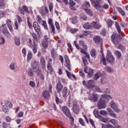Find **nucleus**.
I'll list each match as a JSON object with an SVG mask.
<instances>
[{
  "label": "nucleus",
  "mask_w": 128,
  "mask_h": 128,
  "mask_svg": "<svg viewBox=\"0 0 128 128\" xmlns=\"http://www.w3.org/2000/svg\"><path fill=\"white\" fill-rule=\"evenodd\" d=\"M111 38L112 42L115 44L116 47L117 48H120V50H122V48H124V46L120 44L122 40V37L116 34H112L111 36Z\"/></svg>",
  "instance_id": "1"
},
{
  "label": "nucleus",
  "mask_w": 128,
  "mask_h": 128,
  "mask_svg": "<svg viewBox=\"0 0 128 128\" xmlns=\"http://www.w3.org/2000/svg\"><path fill=\"white\" fill-rule=\"evenodd\" d=\"M74 44L75 45L76 48L77 50H80V52H82V54H84L88 60H90V54L86 52V50H88V48H84V49L80 48L78 44V43H76V41H74Z\"/></svg>",
  "instance_id": "2"
},
{
  "label": "nucleus",
  "mask_w": 128,
  "mask_h": 128,
  "mask_svg": "<svg viewBox=\"0 0 128 128\" xmlns=\"http://www.w3.org/2000/svg\"><path fill=\"white\" fill-rule=\"evenodd\" d=\"M50 38L45 35L44 38L42 40L41 44L44 50L48 48V42H50Z\"/></svg>",
  "instance_id": "3"
},
{
  "label": "nucleus",
  "mask_w": 128,
  "mask_h": 128,
  "mask_svg": "<svg viewBox=\"0 0 128 128\" xmlns=\"http://www.w3.org/2000/svg\"><path fill=\"white\" fill-rule=\"evenodd\" d=\"M110 106L115 112H117L118 114L120 112V109L118 108V105L114 101L112 100L110 103Z\"/></svg>",
  "instance_id": "4"
},
{
  "label": "nucleus",
  "mask_w": 128,
  "mask_h": 128,
  "mask_svg": "<svg viewBox=\"0 0 128 128\" xmlns=\"http://www.w3.org/2000/svg\"><path fill=\"white\" fill-rule=\"evenodd\" d=\"M82 84L84 86L87 87V88H94V80H89L87 82L84 80Z\"/></svg>",
  "instance_id": "5"
},
{
  "label": "nucleus",
  "mask_w": 128,
  "mask_h": 128,
  "mask_svg": "<svg viewBox=\"0 0 128 128\" xmlns=\"http://www.w3.org/2000/svg\"><path fill=\"white\" fill-rule=\"evenodd\" d=\"M62 110L64 114L66 115V116H68V118L70 117V120H72V122H74V118L70 116V110L68 107L64 106L62 108Z\"/></svg>",
  "instance_id": "6"
},
{
  "label": "nucleus",
  "mask_w": 128,
  "mask_h": 128,
  "mask_svg": "<svg viewBox=\"0 0 128 128\" xmlns=\"http://www.w3.org/2000/svg\"><path fill=\"white\" fill-rule=\"evenodd\" d=\"M106 58L108 62H110V64H114V56L112 54L110 51L108 50V54Z\"/></svg>",
  "instance_id": "7"
},
{
  "label": "nucleus",
  "mask_w": 128,
  "mask_h": 128,
  "mask_svg": "<svg viewBox=\"0 0 128 128\" xmlns=\"http://www.w3.org/2000/svg\"><path fill=\"white\" fill-rule=\"evenodd\" d=\"M98 106L99 110H102V108H106V105L104 98H101L98 102Z\"/></svg>",
  "instance_id": "8"
},
{
  "label": "nucleus",
  "mask_w": 128,
  "mask_h": 128,
  "mask_svg": "<svg viewBox=\"0 0 128 128\" xmlns=\"http://www.w3.org/2000/svg\"><path fill=\"white\" fill-rule=\"evenodd\" d=\"M18 11L23 16H24V12H27V14H30V11H28V6H22V7H20L18 8Z\"/></svg>",
  "instance_id": "9"
},
{
  "label": "nucleus",
  "mask_w": 128,
  "mask_h": 128,
  "mask_svg": "<svg viewBox=\"0 0 128 128\" xmlns=\"http://www.w3.org/2000/svg\"><path fill=\"white\" fill-rule=\"evenodd\" d=\"M52 58H50L48 59V64H47V68L48 70H49L50 73V74H52V72H54V68H52Z\"/></svg>",
  "instance_id": "10"
},
{
  "label": "nucleus",
  "mask_w": 128,
  "mask_h": 128,
  "mask_svg": "<svg viewBox=\"0 0 128 128\" xmlns=\"http://www.w3.org/2000/svg\"><path fill=\"white\" fill-rule=\"evenodd\" d=\"M33 27L34 28L36 32H37L38 34H40V25H38V23L36 22H34L33 23Z\"/></svg>",
  "instance_id": "11"
},
{
  "label": "nucleus",
  "mask_w": 128,
  "mask_h": 128,
  "mask_svg": "<svg viewBox=\"0 0 128 128\" xmlns=\"http://www.w3.org/2000/svg\"><path fill=\"white\" fill-rule=\"evenodd\" d=\"M73 111L75 114H78L80 112V108H78V106L76 102H74L73 103V107H72Z\"/></svg>",
  "instance_id": "12"
},
{
  "label": "nucleus",
  "mask_w": 128,
  "mask_h": 128,
  "mask_svg": "<svg viewBox=\"0 0 128 128\" xmlns=\"http://www.w3.org/2000/svg\"><path fill=\"white\" fill-rule=\"evenodd\" d=\"M64 85L58 82L56 86V90L58 94L62 92V90L64 88Z\"/></svg>",
  "instance_id": "13"
},
{
  "label": "nucleus",
  "mask_w": 128,
  "mask_h": 128,
  "mask_svg": "<svg viewBox=\"0 0 128 128\" xmlns=\"http://www.w3.org/2000/svg\"><path fill=\"white\" fill-rule=\"evenodd\" d=\"M92 28H96V30H98L100 28V24L98 22H93L91 23Z\"/></svg>",
  "instance_id": "14"
},
{
  "label": "nucleus",
  "mask_w": 128,
  "mask_h": 128,
  "mask_svg": "<svg viewBox=\"0 0 128 128\" xmlns=\"http://www.w3.org/2000/svg\"><path fill=\"white\" fill-rule=\"evenodd\" d=\"M40 62L42 70H44V68H46V63L44 58L41 57L40 58Z\"/></svg>",
  "instance_id": "15"
},
{
  "label": "nucleus",
  "mask_w": 128,
  "mask_h": 128,
  "mask_svg": "<svg viewBox=\"0 0 128 128\" xmlns=\"http://www.w3.org/2000/svg\"><path fill=\"white\" fill-rule=\"evenodd\" d=\"M68 88L66 86L64 87L62 90V94L63 98H66L68 96Z\"/></svg>",
  "instance_id": "16"
},
{
  "label": "nucleus",
  "mask_w": 128,
  "mask_h": 128,
  "mask_svg": "<svg viewBox=\"0 0 128 128\" xmlns=\"http://www.w3.org/2000/svg\"><path fill=\"white\" fill-rule=\"evenodd\" d=\"M2 32L4 34V36H6V38H8L10 36V32L8 30V28L6 27H2Z\"/></svg>",
  "instance_id": "17"
},
{
  "label": "nucleus",
  "mask_w": 128,
  "mask_h": 128,
  "mask_svg": "<svg viewBox=\"0 0 128 128\" xmlns=\"http://www.w3.org/2000/svg\"><path fill=\"white\" fill-rule=\"evenodd\" d=\"M84 72H86V74H88V78H90L92 76V73L94 72V70L90 68H84Z\"/></svg>",
  "instance_id": "18"
},
{
  "label": "nucleus",
  "mask_w": 128,
  "mask_h": 128,
  "mask_svg": "<svg viewBox=\"0 0 128 128\" xmlns=\"http://www.w3.org/2000/svg\"><path fill=\"white\" fill-rule=\"evenodd\" d=\"M92 96L93 97L90 98V100H92V102H96L98 100V94L96 93H93L92 94Z\"/></svg>",
  "instance_id": "19"
},
{
  "label": "nucleus",
  "mask_w": 128,
  "mask_h": 128,
  "mask_svg": "<svg viewBox=\"0 0 128 128\" xmlns=\"http://www.w3.org/2000/svg\"><path fill=\"white\" fill-rule=\"evenodd\" d=\"M6 24L10 32H14V30L12 28V21L10 20H8L6 21Z\"/></svg>",
  "instance_id": "20"
},
{
  "label": "nucleus",
  "mask_w": 128,
  "mask_h": 128,
  "mask_svg": "<svg viewBox=\"0 0 128 128\" xmlns=\"http://www.w3.org/2000/svg\"><path fill=\"white\" fill-rule=\"evenodd\" d=\"M94 40L97 44H102V40L100 39V37L99 36H95L94 38Z\"/></svg>",
  "instance_id": "21"
},
{
  "label": "nucleus",
  "mask_w": 128,
  "mask_h": 128,
  "mask_svg": "<svg viewBox=\"0 0 128 128\" xmlns=\"http://www.w3.org/2000/svg\"><path fill=\"white\" fill-rule=\"evenodd\" d=\"M107 110L110 116H112V118H116V114L112 109L108 108L107 109Z\"/></svg>",
  "instance_id": "22"
},
{
  "label": "nucleus",
  "mask_w": 128,
  "mask_h": 128,
  "mask_svg": "<svg viewBox=\"0 0 128 128\" xmlns=\"http://www.w3.org/2000/svg\"><path fill=\"white\" fill-rule=\"evenodd\" d=\"M42 96H44V98H46V100H48V98H50V93L48 92L47 90H44L42 94Z\"/></svg>",
  "instance_id": "23"
},
{
  "label": "nucleus",
  "mask_w": 128,
  "mask_h": 128,
  "mask_svg": "<svg viewBox=\"0 0 128 128\" xmlns=\"http://www.w3.org/2000/svg\"><path fill=\"white\" fill-rule=\"evenodd\" d=\"M101 54H102V57L101 58V62H102L104 66H106V58L104 54H102V48H101Z\"/></svg>",
  "instance_id": "24"
},
{
  "label": "nucleus",
  "mask_w": 128,
  "mask_h": 128,
  "mask_svg": "<svg viewBox=\"0 0 128 128\" xmlns=\"http://www.w3.org/2000/svg\"><path fill=\"white\" fill-rule=\"evenodd\" d=\"M83 28H86V30H90L92 28V23L90 24V23L87 22V23H85L84 25H83Z\"/></svg>",
  "instance_id": "25"
},
{
  "label": "nucleus",
  "mask_w": 128,
  "mask_h": 128,
  "mask_svg": "<svg viewBox=\"0 0 128 128\" xmlns=\"http://www.w3.org/2000/svg\"><path fill=\"white\" fill-rule=\"evenodd\" d=\"M106 22L108 28H110V26L114 24V22L110 19H108L107 20H106Z\"/></svg>",
  "instance_id": "26"
},
{
  "label": "nucleus",
  "mask_w": 128,
  "mask_h": 128,
  "mask_svg": "<svg viewBox=\"0 0 128 128\" xmlns=\"http://www.w3.org/2000/svg\"><path fill=\"white\" fill-rule=\"evenodd\" d=\"M50 34H55L56 32V28L54 27V26L52 25L50 26Z\"/></svg>",
  "instance_id": "27"
},
{
  "label": "nucleus",
  "mask_w": 128,
  "mask_h": 128,
  "mask_svg": "<svg viewBox=\"0 0 128 128\" xmlns=\"http://www.w3.org/2000/svg\"><path fill=\"white\" fill-rule=\"evenodd\" d=\"M14 40L15 42V44L16 46H20V39L18 38L15 37L14 38Z\"/></svg>",
  "instance_id": "28"
},
{
  "label": "nucleus",
  "mask_w": 128,
  "mask_h": 128,
  "mask_svg": "<svg viewBox=\"0 0 128 128\" xmlns=\"http://www.w3.org/2000/svg\"><path fill=\"white\" fill-rule=\"evenodd\" d=\"M84 10L85 12H86V14H88L89 16H94V13L92 12V11L90 10V9L84 8Z\"/></svg>",
  "instance_id": "29"
},
{
  "label": "nucleus",
  "mask_w": 128,
  "mask_h": 128,
  "mask_svg": "<svg viewBox=\"0 0 128 128\" xmlns=\"http://www.w3.org/2000/svg\"><path fill=\"white\" fill-rule=\"evenodd\" d=\"M38 44H36V42L34 43V46L32 47V50L34 52V54H36L37 48H38Z\"/></svg>",
  "instance_id": "30"
},
{
  "label": "nucleus",
  "mask_w": 128,
  "mask_h": 128,
  "mask_svg": "<svg viewBox=\"0 0 128 128\" xmlns=\"http://www.w3.org/2000/svg\"><path fill=\"white\" fill-rule=\"evenodd\" d=\"M56 52L54 49H52L51 50V56L53 60H56Z\"/></svg>",
  "instance_id": "31"
},
{
  "label": "nucleus",
  "mask_w": 128,
  "mask_h": 128,
  "mask_svg": "<svg viewBox=\"0 0 128 128\" xmlns=\"http://www.w3.org/2000/svg\"><path fill=\"white\" fill-rule=\"evenodd\" d=\"M33 70H34V72H35L36 74H38V76H40V74H42V71L40 70V68H38V67L36 69H33Z\"/></svg>",
  "instance_id": "32"
},
{
  "label": "nucleus",
  "mask_w": 128,
  "mask_h": 128,
  "mask_svg": "<svg viewBox=\"0 0 128 128\" xmlns=\"http://www.w3.org/2000/svg\"><path fill=\"white\" fill-rule=\"evenodd\" d=\"M90 8V2H85L82 4V8Z\"/></svg>",
  "instance_id": "33"
},
{
  "label": "nucleus",
  "mask_w": 128,
  "mask_h": 128,
  "mask_svg": "<svg viewBox=\"0 0 128 128\" xmlns=\"http://www.w3.org/2000/svg\"><path fill=\"white\" fill-rule=\"evenodd\" d=\"M32 69H36L38 68V63L36 61H33L32 62Z\"/></svg>",
  "instance_id": "34"
},
{
  "label": "nucleus",
  "mask_w": 128,
  "mask_h": 128,
  "mask_svg": "<svg viewBox=\"0 0 128 128\" xmlns=\"http://www.w3.org/2000/svg\"><path fill=\"white\" fill-rule=\"evenodd\" d=\"M79 44L82 46L84 48H88V46L82 40L79 41Z\"/></svg>",
  "instance_id": "35"
},
{
  "label": "nucleus",
  "mask_w": 128,
  "mask_h": 128,
  "mask_svg": "<svg viewBox=\"0 0 128 128\" xmlns=\"http://www.w3.org/2000/svg\"><path fill=\"white\" fill-rule=\"evenodd\" d=\"M115 26L118 34H120V32L122 30H120V24H118V23L116 22H115Z\"/></svg>",
  "instance_id": "36"
},
{
  "label": "nucleus",
  "mask_w": 128,
  "mask_h": 128,
  "mask_svg": "<svg viewBox=\"0 0 128 128\" xmlns=\"http://www.w3.org/2000/svg\"><path fill=\"white\" fill-rule=\"evenodd\" d=\"M102 128H114V126L110 124H102Z\"/></svg>",
  "instance_id": "37"
},
{
  "label": "nucleus",
  "mask_w": 128,
  "mask_h": 128,
  "mask_svg": "<svg viewBox=\"0 0 128 128\" xmlns=\"http://www.w3.org/2000/svg\"><path fill=\"white\" fill-rule=\"evenodd\" d=\"M32 36L34 40H35V42H38V35L36 33H32Z\"/></svg>",
  "instance_id": "38"
},
{
  "label": "nucleus",
  "mask_w": 128,
  "mask_h": 128,
  "mask_svg": "<svg viewBox=\"0 0 128 128\" xmlns=\"http://www.w3.org/2000/svg\"><path fill=\"white\" fill-rule=\"evenodd\" d=\"M72 22L73 24H78V17L74 16L72 18Z\"/></svg>",
  "instance_id": "39"
},
{
  "label": "nucleus",
  "mask_w": 128,
  "mask_h": 128,
  "mask_svg": "<svg viewBox=\"0 0 128 128\" xmlns=\"http://www.w3.org/2000/svg\"><path fill=\"white\" fill-rule=\"evenodd\" d=\"M102 122H105V124H110V120L108 118H101Z\"/></svg>",
  "instance_id": "40"
},
{
  "label": "nucleus",
  "mask_w": 128,
  "mask_h": 128,
  "mask_svg": "<svg viewBox=\"0 0 128 128\" xmlns=\"http://www.w3.org/2000/svg\"><path fill=\"white\" fill-rule=\"evenodd\" d=\"M100 76H102V74H100V72H98L96 73L95 74L94 79L96 80H98V78H100Z\"/></svg>",
  "instance_id": "41"
},
{
  "label": "nucleus",
  "mask_w": 128,
  "mask_h": 128,
  "mask_svg": "<svg viewBox=\"0 0 128 128\" xmlns=\"http://www.w3.org/2000/svg\"><path fill=\"white\" fill-rule=\"evenodd\" d=\"M96 50L94 49H93L91 50L90 55L92 56V58H96Z\"/></svg>",
  "instance_id": "42"
},
{
  "label": "nucleus",
  "mask_w": 128,
  "mask_h": 128,
  "mask_svg": "<svg viewBox=\"0 0 128 128\" xmlns=\"http://www.w3.org/2000/svg\"><path fill=\"white\" fill-rule=\"evenodd\" d=\"M104 70L106 72H114V70H112V68H110V66H107V67L105 68Z\"/></svg>",
  "instance_id": "43"
},
{
  "label": "nucleus",
  "mask_w": 128,
  "mask_h": 128,
  "mask_svg": "<svg viewBox=\"0 0 128 128\" xmlns=\"http://www.w3.org/2000/svg\"><path fill=\"white\" fill-rule=\"evenodd\" d=\"M66 68H68V70H71L72 68H70V60L68 61H66Z\"/></svg>",
  "instance_id": "44"
},
{
  "label": "nucleus",
  "mask_w": 128,
  "mask_h": 128,
  "mask_svg": "<svg viewBox=\"0 0 128 128\" xmlns=\"http://www.w3.org/2000/svg\"><path fill=\"white\" fill-rule=\"evenodd\" d=\"M115 54L118 58H122V53L120 52L118 50H116L115 52Z\"/></svg>",
  "instance_id": "45"
},
{
  "label": "nucleus",
  "mask_w": 128,
  "mask_h": 128,
  "mask_svg": "<svg viewBox=\"0 0 128 128\" xmlns=\"http://www.w3.org/2000/svg\"><path fill=\"white\" fill-rule=\"evenodd\" d=\"M110 123L112 124L114 126H116V124H118V121L116 119H110Z\"/></svg>",
  "instance_id": "46"
},
{
  "label": "nucleus",
  "mask_w": 128,
  "mask_h": 128,
  "mask_svg": "<svg viewBox=\"0 0 128 128\" xmlns=\"http://www.w3.org/2000/svg\"><path fill=\"white\" fill-rule=\"evenodd\" d=\"M2 110L4 112H8V106L6 105L3 106Z\"/></svg>",
  "instance_id": "47"
},
{
  "label": "nucleus",
  "mask_w": 128,
  "mask_h": 128,
  "mask_svg": "<svg viewBox=\"0 0 128 128\" xmlns=\"http://www.w3.org/2000/svg\"><path fill=\"white\" fill-rule=\"evenodd\" d=\"M27 58L29 60H32V53L31 52H28V56H27Z\"/></svg>",
  "instance_id": "48"
},
{
  "label": "nucleus",
  "mask_w": 128,
  "mask_h": 128,
  "mask_svg": "<svg viewBox=\"0 0 128 128\" xmlns=\"http://www.w3.org/2000/svg\"><path fill=\"white\" fill-rule=\"evenodd\" d=\"M42 26H44L45 30H48V26L46 25V22L43 20L42 23Z\"/></svg>",
  "instance_id": "49"
},
{
  "label": "nucleus",
  "mask_w": 128,
  "mask_h": 128,
  "mask_svg": "<svg viewBox=\"0 0 128 128\" xmlns=\"http://www.w3.org/2000/svg\"><path fill=\"white\" fill-rule=\"evenodd\" d=\"M100 114H102V116H106V114H108V112L104 110H100Z\"/></svg>",
  "instance_id": "50"
},
{
  "label": "nucleus",
  "mask_w": 128,
  "mask_h": 128,
  "mask_svg": "<svg viewBox=\"0 0 128 128\" xmlns=\"http://www.w3.org/2000/svg\"><path fill=\"white\" fill-rule=\"evenodd\" d=\"M29 84L32 88H34V86H36V83L34 81H30Z\"/></svg>",
  "instance_id": "51"
},
{
  "label": "nucleus",
  "mask_w": 128,
  "mask_h": 128,
  "mask_svg": "<svg viewBox=\"0 0 128 128\" xmlns=\"http://www.w3.org/2000/svg\"><path fill=\"white\" fill-rule=\"evenodd\" d=\"M28 74L29 76H30L32 78V76H34V72H32V70H30L28 71Z\"/></svg>",
  "instance_id": "52"
},
{
  "label": "nucleus",
  "mask_w": 128,
  "mask_h": 128,
  "mask_svg": "<svg viewBox=\"0 0 128 128\" xmlns=\"http://www.w3.org/2000/svg\"><path fill=\"white\" fill-rule=\"evenodd\" d=\"M70 32H72V34H76V32H78V28H72L70 30Z\"/></svg>",
  "instance_id": "53"
},
{
  "label": "nucleus",
  "mask_w": 128,
  "mask_h": 128,
  "mask_svg": "<svg viewBox=\"0 0 128 128\" xmlns=\"http://www.w3.org/2000/svg\"><path fill=\"white\" fill-rule=\"evenodd\" d=\"M56 102L57 104H62V101L60 100V98H58V97L57 96H56Z\"/></svg>",
  "instance_id": "54"
},
{
  "label": "nucleus",
  "mask_w": 128,
  "mask_h": 128,
  "mask_svg": "<svg viewBox=\"0 0 128 128\" xmlns=\"http://www.w3.org/2000/svg\"><path fill=\"white\" fill-rule=\"evenodd\" d=\"M27 22H28V26H29V28H32V23H30V18H27Z\"/></svg>",
  "instance_id": "55"
},
{
  "label": "nucleus",
  "mask_w": 128,
  "mask_h": 128,
  "mask_svg": "<svg viewBox=\"0 0 128 128\" xmlns=\"http://www.w3.org/2000/svg\"><path fill=\"white\" fill-rule=\"evenodd\" d=\"M118 12H120V14H122V16H124L126 14L124 13V11L122 10V9L120 8L118 10Z\"/></svg>",
  "instance_id": "56"
},
{
  "label": "nucleus",
  "mask_w": 128,
  "mask_h": 128,
  "mask_svg": "<svg viewBox=\"0 0 128 128\" xmlns=\"http://www.w3.org/2000/svg\"><path fill=\"white\" fill-rule=\"evenodd\" d=\"M6 40H4V38H0V44H4Z\"/></svg>",
  "instance_id": "57"
},
{
  "label": "nucleus",
  "mask_w": 128,
  "mask_h": 128,
  "mask_svg": "<svg viewBox=\"0 0 128 128\" xmlns=\"http://www.w3.org/2000/svg\"><path fill=\"white\" fill-rule=\"evenodd\" d=\"M6 16V13L4 11H0V18H4Z\"/></svg>",
  "instance_id": "58"
},
{
  "label": "nucleus",
  "mask_w": 128,
  "mask_h": 128,
  "mask_svg": "<svg viewBox=\"0 0 128 128\" xmlns=\"http://www.w3.org/2000/svg\"><path fill=\"white\" fill-rule=\"evenodd\" d=\"M80 18L82 20H86V16H84V14L80 15Z\"/></svg>",
  "instance_id": "59"
},
{
  "label": "nucleus",
  "mask_w": 128,
  "mask_h": 128,
  "mask_svg": "<svg viewBox=\"0 0 128 128\" xmlns=\"http://www.w3.org/2000/svg\"><path fill=\"white\" fill-rule=\"evenodd\" d=\"M48 8H49L50 12H52V8H54L52 4L50 3L48 4Z\"/></svg>",
  "instance_id": "60"
},
{
  "label": "nucleus",
  "mask_w": 128,
  "mask_h": 128,
  "mask_svg": "<svg viewBox=\"0 0 128 128\" xmlns=\"http://www.w3.org/2000/svg\"><path fill=\"white\" fill-rule=\"evenodd\" d=\"M79 122L80 124L82 126H84V120H82V118H79Z\"/></svg>",
  "instance_id": "61"
},
{
  "label": "nucleus",
  "mask_w": 128,
  "mask_h": 128,
  "mask_svg": "<svg viewBox=\"0 0 128 128\" xmlns=\"http://www.w3.org/2000/svg\"><path fill=\"white\" fill-rule=\"evenodd\" d=\"M70 6H76V3L72 0H70L69 2Z\"/></svg>",
  "instance_id": "62"
},
{
  "label": "nucleus",
  "mask_w": 128,
  "mask_h": 128,
  "mask_svg": "<svg viewBox=\"0 0 128 128\" xmlns=\"http://www.w3.org/2000/svg\"><path fill=\"white\" fill-rule=\"evenodd\" d=\"M4 6V0H0V7Z\"/></svg>",
  "instance_id": "63"
},
{
  "label": "nucleus",
  "mask_w": 128,
  "mask_h": 128,
  "mask_svg": "<svg viewBox=\"0 0 128 128\" xmlns=\"http://www.w3.org/2000/svg\"><path fill=\"white\" fill-rule=\"evenodd\" d=\"M2 124V128H6L9 126L8 124H6V123L4 122Z\"/></svg>",
  "instance_id": "64"
}]
</instances>
